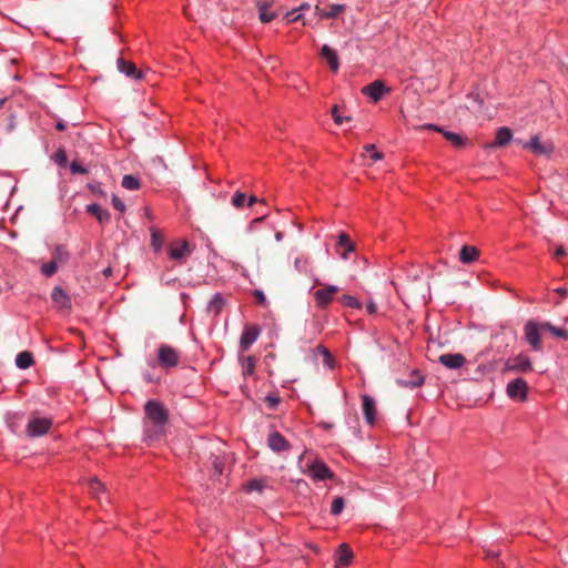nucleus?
Returning <instances> with one entry per match:
<instances>
[{
  "label": "nucleus",
  "mask_w": 568,
  "mask_h": 568,
  "mask_svg": "<svg viewBox=\"0 0 568 568\" xmlns=\"http://www.w3.org/2000/svg\"><path fill=\"white\" fill-rule=\"evenodd\" d=\"M144 410L146 418L155 427L154 433L149 429L145 430V436L151 439L162 432L168 420V413L164 406L158 400H149L145 404Z\"/></svg>",
  "instance_id": "obj_1"
},
{
  "label": "nucleus",
  "mask_w": 568,
  "mask_h": 568,
  "mask_svg": "<svg viewBox=\"0 0 568 568\" xmlns=\"http://www.w3.org/2000/svg\"><path fill=\"white\" fill-rule=\"evenodd\" d=\"M300 466L302 471L307 474L314 480H325L333 477V473L320 459L304 460L303 456H301Z\"/></svg>",
  "instance_id": "obj_2"
},
{
  "label": "nucleus",
  "mask_w": 568,
  "mask_h": 568,
  "mask_svg": "<svg viewBox=\"0 0 568 568\" xmlns=\"http://www.w3.org/2000/svg\"><path fill=\"white\" fill-rule=\"evenodd\" d=\"M532 371V363L527 355L518 354L507 358L503 366V374H525Z\"/></svg>",
  "instance_id": "obj_3"
},
{
  "label": "nucleus",
  "mask_w": 568,
  "mask_h": 568,
  "mask_svg": "<svg viewBox=\"0 0 568 568\" xmlns=\"http://www.w3.org/2000/svg\"><path fill=\"white\" fill-rule=\"evenodd\" d=\"M541 331H545L542 323L534 320L527 321L524 326L525 338L535 352L541 351Z\"/></svg>",
  "instance_id": "obj_4"
},
{
  "label": "nucleus",
  "mask_w": 568,
  "mask_h": 568,
  "mask_svg": "<svg viewBox=\"0 0 568 568\" xmlns=\"http://www.w3.org/2000/svg\"><path fill=\"white\" fill-rule=\"evenodd\" d=\"M506 395L514 402H525L528 395L527 382L523 377L510 379L506 385Z\"/></svg>",
  "instance_id": "obj_5"
},
{
  "label": "nucleus",
  "mask_w": 568,
  "mask_h": 568,
  "mask_svg": "<svg viewBox=\"0 0 568 568\" xmlns=\"http://www.w3.org/2000/svg\"><path fill=\"white\" fill-rule=\"evenodd\" d=\"M52 426V420L48 417H42L33 414L27 425V433L31 437H39L49 432Z\"/></svg>",
  "instance_id": "obj_6"
},
{
  "label": "nucleus",
  "mask_w": 568,
  "mask_h": 568,
  "mask_svg": "<svg viewBox=\"0 0 568 568\" xmlns=\"http://www.w3.org/2000/svg\"><path fill=\"white\" fill-rule=\"evenodd\" d=\"M524 149H528L535 155L549 156L554 151V144L550 141L541 142L539 135H534L529 142L523 143Z\"/></svg>",
  "instance_id": "obj_7"
},
{
  "label": "nucleus",
  "mask_w": 568,
  "mask_h": 568,
  "mask_svg": "<svg viewBox=\"0 0 568 568\" xmlns=\"http://www.w3.org/2000/svg\"><path fill=\"white\" fill-rule=\"evenodd\" d=\"M390 92V88L386 87L381 80H375L362 89V93L368 97L373 102L379 101L384 94Z\"/></svg>",
  "instance_id": "obj_8"
},
{
  "label": "nucleus",
  "mask_w": 568,
  "mask_h": 568,
  "mask_svg": "<svg viewBox=\"0 0 568 568\" xmlns=\"http://www.w3.org/2000/svg\"><path fill=\"white\" fill-rule=\"evenodd\" d=\"M159 364L162 367H174L179 363V353L169 345H161L159 348Z\"/></svg>",
  "instance_id": "obj_9"
},
{
  "label": "nucleus",
  "mask_w": 568,
  "mask_h": 568,
  "mask_svg": "<svg viewBox=\"0 0 568 568\" xmlns=\"http://www.w3.org/2000/svg\"><path fill=\"white\" fill-rule=\"evenodd\" d=\"M267 446L275 453H282L290 449V443L278 432H272L267 437Z\"/></svg>",
  "instance_id": "obj_10"
},
{
  "label": "nucleus",
  "mask_w": 568,
  "mask_h": 568,
  "mask_svg": "<svg viewBox=\"0 0 568 568\" xmlns=\"http://www.w3.org/2000/svg\"><path fill=\"white\" fill-rule=\"evenodd\" d=\"M260 329L256 326H245L240 338V347L247 351L258 338Z\"/></svg>",
  "instance_id": "obj_11"
},
{
  "label": "nucleus",
  "mask_w": 568,
  "mask_h": 568,
  "mask_svg": "<svg viewBox=\"0 0 568 568\" xmlns=\"http://www.w3.org/2000/svg\"><path fill=\"white\" fill-rule=\"evenodd\" d=\"M438 362L449 369H457L466 363V358L463 354L459 353H447L440 355Z\"/></svg>",
  "instance_id": "obj_12"
},
{
  "label": "nucleus",
  "mask_w": 568,
  "mask_h": 568,
  "mask_svg": "<svg viewBox=\"0 0 568 568\" xmlns=\"http://www.w3.org/2000/svg\"><path fill=\"white\" fill-rule=\"evenodd\" d=\"M338 292V287L336 285H327L326 287L318 290L314 293V297L316 301L317 306L325 307L328 305L334 294Z\"/></svg>",
  "instance_id": "obj_13"
},
{
  "label": "nucleus",
  "mask_w": 568,
  "mask_h": 568,
  "mask_svg": "<svg viewBox=\"0 0 568 568\" xmlns=\"http://www.w3.org/2000/svg\"><path fill=\"white\" fill-rule=\"evenodd\" d=\"M51 298L58 310L68 311L71 308L70 296L60 286L52 290Z\"/></svg>",
  "instance_id": "obj_14"
},
{
  "label": "nucleus",
  "mask_w": 568,
  "mask_h": 568,
  "mask_svg": "<svg viewBox=\"0 0 568 568\" xmlns=\"http://www.w3.org/2000/svg\"><path fill=\"white\" fill-rule=\"evenodd\" d=\"M192 253L187 241L183 240L179 245H172L169 250L170 257L175 261H184Z\"/></svg>",
  "instance_id": "obj_15"
},
{
  "label": "nucleus",
  "mask_w": 568,
  "mask_h": 568,
  "mask_svg": "<svg viewBox=\"0 0 568 568\" xmlns=\"http://www.w3.org/2000/svg\"><path fill=\"white\" fill-rule=\"evenodd\" d=\"M362 398H363V414H364L365 420L367 424L374 425L375 419H376L375 400L368 395H363Z\"/></svg>",
  "instance_id": "obj_16"
},
{
  "label": "nucleus",
  "mask_w": 568,
  "mask_h": 568,
  "mask_svg": "<svg viewBox=\"0 0 568 568\" xmlns=\"http://www.w3.org/2000/svg\"><path fill=\"white\" fill-rule=\"evenodd\" d=\"M17 187L16 179L9 173H0V194L11 195Z\"/></svg>",
  "instance_id": "obj_17"
},
{
  "label": "nucleus",
  "mask_w": 568,
  "mask_h": 568,
  "mask_svg": "<svg viewBox=\"0 0 568 568\" xmlns=\"http://www.w3.org/2000/svg\"><path fill=\"white\" fill-rule=\"evenodd\" d=\"M322 57L328 62L329 68L333 71H337L339 68L337 53L327 44H324L321 49Z\"/></svg>",
  "instance_id": "obj_18"
},
{
  "label": "nucleus",
  "mask_w": 568,
  "mask_h": 568,
  "mask_svg": "<svg viewBox=\"0 0 568 568\" xmlns=\"http://www.w3.org/2000/svg\"><path fill=\"white\" fill-rule=\"evenodd\" d=\"M118 69L120 72L124 73L128 77L134 78V79H141L142 72L138 71L135 65L131 62H128L123 60L122 58L118 59Z\"/></svg>",
  "instance_id": "obj_19"
},
{
  "label": "nucleus",
  "mask_w": 568,
  "mask_h": 568,
  "mask_svg": "<svg viewBox=\"0 0 568 568\" xmlns=\"http://www.w3.org/2000/svg\"><path fill=\"white\" fill-rule=\"evenodd\" d=\"M353 559V551L347 544H341L336 552V565H349Z\"/></svg>",
  "instance_id": "obj_20"
},
{
  "label": "nucleus",
  "mask_w": 568,
  "mask_h": 568,
  "mask_svg": "<svg viewBox=\"0 0 568 568\" xmlns=\"http://www.w3.org/2000/svg\"><path fill=\"white\" fill-rule=\"evenodd\" d=\"M345 10L344 4H333L329 10H323L318 6L315 8L316 14L321 19H333L336 18L341 12Z\"/></svg>",
  "instance_id": "obj_21"
},
{
  "label": "nucleus",
  "mask_w": 568,
  "mask_h": 568,
  "mask_svg": "<svg viewBox=\"0 0 568 568\" xmlns=\"http://www.w3.org/2000/svg\"><path fill=\"white\" fill-rule=\"evenodd\" d=\"M424 383V376L418 371H413L407 379H398L397 384L404 387L415 388Z\"/></svg>",
  "instance_id": "obj_22"
},
{
  "label": "nucleus",
  "mask_w": 568,
  "mask_h": 568,
  "mask_svg": "<svg viewBox=\"0 0 568 568\" xmlns=\"http://www.w3.org/2000/svg\"><path fill=\"white\" fill-rule=\"evenodd\" d=\"M478 257V251L474 246L464 245L459 252V260L464 264H470Z\"/></svg>",
  "instance_id": "obj_23"
},
{
  "label": "nucleus",
  "mask_w": 568,
  "mask_h": 568,
  "mask_svg": "<svg viewBox=\"0 0 568 568\" xmlns=\"http://www.w3.org/2000/svg\"><path fill=\"white\" fill-rule=\"evenodd\" d=\"M87 212L94 215L100 223L110 220V213L103 210L99 204H89L87 206Z\"/></svg>",
  "instance_id": "obj_24"
},
{
  "label": "nucleus",
  "mask_w": 568,
  "mask_h": 568,
  "mask_svg": "<svg viewBox=\"0 0 568 568\" xmlns=\"http://www.w3.org/2000/svg\"><path fill=\"white\" fill-rule=\"evenodd\" d=\"M224 306V300L221 294H215L207 304V312L214 316L219 315Z\"/></svg>",
  "instance_id": "obj_25"
},
{
  "label": "nucleus",
  "mask_w": 568,
  "mask_h": 568,
  "mask_svg": "<svg viewBox=\"0 0 568 568\" xmlns=\"http://www.w3.org/2000/svg\"><path fill=\"white\" fill-rule=\"evenodd\" d=\"M33 364V357L30 352H20L16 357V365L21 369H27Z\"/></svg>",
  "instance_id": "obj_26"
},
{
  "label": "nucleus",
  "mask_w": 568,
  "mask_h": 568,
  "mask_svg": "<svg viewBox=\"0 0 568 568\" xmlns=\"http://www.w3.org/2000/svg\"><path fill=\"white\" fill-rule=\"evenodd\" d=\"M266 487V483L264 479L253 478L245 485V489L247 491H258L262 493Z\"/></svg>",
  "instance_id": "obj_27"
},
{
  "label": "nucleus",
  "mask_w": 568,
  "mask_h": 568,
  "mask_svg": "<svg viewBox=\"0 0 568 568\" xmlns=\"http://www.w3.org/2000/svg\"><path fill=\"white\" fill-rule=\"evenodd\" d=\"M294 267L298 273L311 274L310 261L305 257H296Z\"/></svg>",
  "instance_id": "obj_28"
},
{
  "label": "nucleus",
  "mask_w": 568,
  "mask_h": 568,
  "mask_svg": "<svg viewBox=\"0 0 568 568\" xmlns=\"http://www.w3.org/2000/svg\"><path fill=\"white\" fill-rule=\"evenodd\" d=\"M122 186L126 190L133 191L140 187V181L130 174H126L122 179Z\"/></svg>",
  "instance_id": "obj_29"
},
{
  "label": "nucleus",
  "mask_w": 568,
  "mask_h": 568,
  "mask_svg": "<svg viewBox=\"0 0 568 568\" xmlns=\"http://www.w3.org/2000/svg\"><path fill=\"white\" fill-rule=\"evenodd\" d=\"M69 258V253L62 247L57 246L53 251V262H57L58 265L64 264Z\"/></svg>",
  "instance_id": "obj_30"
},
{
  "label": "nucleus",
  "mask_w": 568,
  "mask_h": 568,
  "mask_svg": "<svg viewBox=\"0 0 568 568\" xmlns=\"http://www.w3.org/2000/svg\"><path fill=\"white\" fill-rule=\"evenodd\" d=\"M445 138L455 146L460 148L465 144L466 138L455 132H444Z\"/></svg>",
  "instance_id": "obj_31"
},
{
  "label": "nucleus",
  "mask_w": 568,
  "mask_h": 568,
  "mask_svg": "<svg viewBox=\"0 0 568 568\" xmlns=\"http://www.w3.org/2000/svg\"><path fill=\"white\" fill-rule=\"evenodd\" d=\"M255 359L252 356H247L242 359V371L244 376H250L254 373Z\"/></svg>",
  "instance_id": "obj_32"
},
{
  "label": "nucleus",
  "mask_w": 568,
  "mask_h": 568,
  "mask_svg": "<svg viewBox=\"0 0 568 568\" xmlns=\"http://www.w3.org/2000/svg\"><path fill=\"white\" fill-rule=\"evenodd\" d=\"M542 326H544L545 331H549L550 333H552L554 335H556L558 337H561L565 339L568 338V331H566L564 328L556 327V326L551 325L549 322H544Z\"/></svg>",
  "instance_id": "obj_33"
},
{
  "label": "nucleus",
  "mask_w": 568,
  "mask_h": 568,
  "mask_svg": "<svg viewBox=\"0 0 568 568\" xmlns=\"http://www.w3.org/2000/svg\"><path fill=\"white\" fill-rule=\"evenodd\" d=\"M316 353L320 354L322 357H323V362L324 364L328 367V368H333L334 366V361L331 356V353L328 352V349L322 345H318L316 347Z\"/></svg>",
  "instance_id": "obj_34"
},
{
  "label": "nucleus",
  "mask_w": 568,
  "mask_h": 568,
  "mask_svg": "<svg viewBox=\"0 0 568 568\" xmlns=\"http://www.w3.org/2000/svg\"><path fill=\"white\" fill-rule=\"evenodd\" d=\"M513 138V132L509 128H499V148L506 145L510 142Z\"/></svg>",
  "instance_id": "obj_35"
},
{
  "label": "nucleus",
  "mask_w": 568,
  "mask_h": 568,
  "mask_svg": "<svg viewBox=\"0 0 568 568\" xmlns=\"http://www.w3.org/2000/svg\"><path fill=\"white\" fill-rule=\"evenodd\" d=\"M58 264L57 262H53V261H50L48 263H43L42 266H41V273L45 276V277H51L58 270Z\"/></svg>",
  "instance_id": "obj_36"
},
{
  "label": "nucleus",
  "mask_w": 568,
  "mask_h": 568,
  "mask_svg": "<svg viewBox=\"0 0 568 568\" xmlns=\"http://www.w3.org/2000/svg\"><path fill=\"white\" fill-rule=\"evenodd\" d=\"M88 485L91 494H93L94 496H99V494L104 490L103 484L97 478H91Z\"/></svg>",
  "instance_id": "obj_37"
},
{
  "label": "nucleus",
  "mask_w": 568,
  "mask_h": 568,
  "mask_svg": "<svg viewBox=\"0 0 568 568\" xmlns=\"http://www.w3.org/2000/svg\"><path fill=\"white\" fill-rule=\"evenodd\" d=\"M337 245L339 247H345L347 252H353L355 250L349 237L345 233H341L338 235Z\"/></svg>",
  "instance_id": "obj_38"
},
{
  "label": "nucleus",
  "mask_w": 568,
  "mask_h": 568,
  "mask_svg": "<svg viewBox=\"0 0 568 568\" xmlns=\"http://www.w3.org/2000/svg\"><path fill=\"white\" fill-rule=\"evenodd\" d=\"M245 201H246L245 193L240 192V191L235 192L231 200L232 205L236 209H242L245 204Z\"/></svg>",
  "instance_id": "obj_39"
},
{
  "label": "nucleus",
  "mask_w": 568,
  "mask_h": 568,
  "mask_svg": "<svg viewBox=\"0 0 568 568\" xmlns=\"http://www.w3.org/2000/svg\"><path fill=\"white\" fill-rule=\"evenodd\" d=\"M345 503L344 499L339 496L335 497L332 503L331 513L334 516L339 515L344 509Z\"/></svg>",
  "instance_id": "obj_40"
},
{
  "label": "nucleus",
  "mask_w": 568,
  "mask_h": 568,
  "mask_svg": "<svg viewBox=\"0 0 568 568\" xmlns=\"http://www.w3.org/2000/svg\"><path fill=\"white\" fill-rule=\"evenodd\" d=\"M212 466L214 469V476H220L223 473L224 460L220 456H212Z\"/></svg>",
  "instance_id": "obj_41"
},
{
  "label": "nucleus",
  "mask_w": 568,
  "mask_h": 568,
  "mask_svg": "<svg viewBox=\"0 0 568 568\" xmlns=\"http://www.w3.org/2000/svg\"><path fill=\"white\" fill-rule=\"evenodd\" d=\"M258 13H260L258 14L260 16V20L263 23H268V22H271L272 20H274L277 17V14L275 12H270L265 8L258 9Z\"/></svg>",
  "instance_id": "obj_42"
},
{
  "label": "nucleus",
  "mask_w": 568,
  "mask_h": 568,
  "mask_svg": "<svg viewBox=\"0 0 568 568\" xmlns=\"http://www.w3.org/2000/svg\"><path fill=\"white\" fill-rule=\"evenodd\" d=\"M365 152L371 153V158L373 161H381L383 159V153L378 152L374 144H367L364 146Z\"/></svg>",
  "instance_id": "obj_43"
},
{
  "label": "nucleus",
  "mask_w": 568,
  "mask_h": 568,
  "mask_svg": "<svg viewBox=\"0 0 568 568\" xmlns=\"http://www.w3.org/2000/svg\"><path fill=\"white\" fill-rule=\"evenodd\" d=\"M151 242L155 251H160L162 247V240L156 230H151Z\"/></svg>",
  "instance_id": "obj_44"
},
{
  "label": "nucleus",
  "mask_w": 568,
  "mask_h": 568,
  "mask_svg": "<svg viewBox=\"0 0 568 568\" xmlns=\"http://www.w3.org/2000/svg\"><path fill=\"white\" fill-rule=\"evenodd\" d=\"M343 304L352 308H361V303L352 295H344L342 297Z\"/></svg>",
  "instance_id": "obj_45"
},
{
  "label": "nucleus",
  "mask_w": 568,
  "mask_h": 568,
  "mask_svg": "<svg viewBox=\"0 0 568 568\" xmlns=\"http://www.w3.org/2000/svg\"><path fill=\"white\" fill-rule=\"evenodd\" d=\"M331 113H332V116H333V119H334V122H335L337 125L343 124V123H344V121H349V120H351V118H349V116H345V118H344V116L339 115L337 105H334V106H333V109H332Z\"/></svg>",
  "instance_id": "obj_46"
},
{
  "label": "nucleus",
  "mask_w": 568,
  "mask_h": 568,
  "mask_svg": "<svg viewBox=\"0 0 568 568\" xmlns=\"http://www.w3.org/2000/svg\"><path fill=\"white\" fill-rule=\"evenodd\" d=\"M284 19L286 20L287 23H293L295 21H298L302 19V14L300 12H297L296 8L288 11L285 16H284Z\"/></svg>",
  "instance_id": "obj_47"
},
{
  "label": "nucleus",
  "mask_w": 568,
  "mask_h": 568,
  "mask_svg": "<svg viewBox=\"0 0 568 568\" xmlns=\"http://www.w3.org/2000/svg\"><path fill=\"white\" fill-rule=\"evenodd\" d=\"M70 170L72 173L85 174L88 171L84 166H82L79 162L73 161L70 164Z\"/></svg>",
  "instance_id": "obj_48"
},
{
  "label": "nucleus",
  "mask_w": 568,
  "mask_h": 568,
  "mask_svg": "<svg viewBox=\"0 0 568 568\" xmlns=\"http://www.w3.org/2000/svg\"><path fill=\"white\" fill-rule=\"evenodd\" d=\"M265 219V215L256 217L250 222V224L246 227L247 233H253L256 230V226L260 222H262Z\"/></svg>",
  "instance_id": "obj_49"
},
{
  "label": "nucleus",
  "mask_w": 568,
  "mask_h": 568,
  "mask_svg": "<svg viewBox=\"0 0 568 568\" xmlns=\"http://www.w3.org/2000/svg\"><path fill=\"white\" fill-rule=\"evenodd\" d=\"M112 204H113L114 209L118 210L119 212L125 211V205H124L123 201L120 200L116 195H112Z\"/></svg>",
  "instance_id": "obj_50"
},
{
  "label": "nucleus",
  "mask_w": 568,
  "mask_h": 568,
  "mask_svg": "<svg viewBox=\"0 0 568 568\" xmlns=\"http://www.w3.org/2000/svg\"><path fill=\"white\" fill-rule=\"evenodd\" d=\"M265 402L271 409H275L280 403V398L273 395H268L265 397Z\"/></svg>",
  "instance_id": "obj_51"
},
{
  "label": "nucleus",
  "mask_w": 568,
  "mask_h": 568,
  "mask_svg": "<svg viewBox=\"0 0 568 568\" xmlns=\"http://www.w3.org/2000/svg\"><path fill=\"white\" fill-rule=\"evenodd\" d=\"M477 98L478 94L476 95V98H470L471 102L467 105L468 109L473 111H479L481 109V101H478Z\"/></svg>",
  "instance_id": "obj_52"
},
{
  "label": "nucleus",
  "mask_w": 568,
  "mask_h": 568,
  "mask_svg": "<svg viewBox=\"0 0 568 568\" xmlns=\"http://www.w3.org/2000/svg\"><path fill=\"white\" fill-rule=\"evenodd\" d=\"M255 297L257 298V301L260 303H264L266 301V297L264 295V293L260 290H256L255 293H254Z\"/></svg>",
  "instance_id": "obj_53"
},
{
  "label": "nucleus",
  "mask_w": 568,
  "mask_h": 568,
  "mask_svg": "<svg viewBox=\"0 0 568 568\" xmlns=\"http://www.w3.org/2000/svg\"><path fill=\"white\" fill-rule=\"evenodd\" d=\"M256 6H257V9L265 8L266 10H268L271 8V6H272V2H270V1H257Z\"/></svg>",
  "instance_id": "obj_54"
},
{
  "label": "nucleus",
  "mask_w": 568,
  "mask_h": 568,
  "mask_svg": "<svg viewBox=\"0 0 568 568\" xmlns=\"http://www.w3.org/2000/svg\"><path fill=\"white\" fill-rule=\"evenodd\" d=\"M55 161L60 164L65 162V155L62 151L58 152L55 155Z\"/></svg>",
  "instance_id": "obj_55"
},
{
  "label": "nucleus",
  "mask_w": 568,
  "mask_h": 568,
  "mask_svg": "<svg viewBox=\"0 0 568 568\" xmlns=\"http://www.w3.org/2000/svg\"><path fill=\"white\" fill-rule=\"evenodd\" d=\"M565 254H566V252H565V248L562 246L557 247L556 251H555V257H557V258L560 257V256H564Z\"/></svg>",
  "instance_id": "obj_56"
},
{
  "label": "nucleus",
  "mask_w": 568,
  "mask_h": 568,
  "mask_svg": "<svg viewBox=\"0 0 568 568\" xmlns=\"http://www.w3.org/2000/svg\"><path fill=\"white\" fill-rule=\"evenodd\" d=\"M376 310H377L376 304L374 302H369L368 305H367V311L371 314H374L376 312Z\"/></svg>",
  "instance_id": "obj_57"
},
{
  "label": "nucleus",
  "mask_w": 568,
  "mask_h": 568,
  "mask_svg": "<svg viewBox=\"0 0 568 568\" xmlns=\"http://www.w3.org/2000/svg\"><path fill=\"white\" fill-rule=\"evenodd\" d=\"M311 8L310 3L305 2L301 4L298 8H296L297 12L308 10Z\"/></svg>",
  "instance_id": "obj_58"
},
{
  "label": "nucleus",
  "mask_w": 568,
  "mask_h": 568,
  "mask_svg": "<svg viewBox=\"0 0 568 568\" xmlns=\"http://www.w3.org/2000/svg\"><path fill=\"white\" fill-rule=\"evenodd\" d=\"M257 202V197L254 196V195H251L248 199H247V206H252L254 203Z\"/></svg>",
  "instance_id": "obj_59"
},
{
  "label": "nucleus",
  "mask_w": 568,
  "mask_h": 568,
  "mask_svg": "<svg viewBox=\"0 0 568 568\" xmlns=\"http://www.w3.org/2000/svg\"><path fill=\"white\" fill-rule=\"evenodd\" d=\"M55 128H57L59 131H63V130L67 128V125H65V123H64L63 121H59V122L57 123Z\"/></svg>",
  "instance_id": "obj_60"
},
{
  "label": "nucleus",
  "mask_w": 568,
  "mask_h": 568,
  "mask_svg": "<svg viewBox=\"0 0 568 568\" xmlns=\"http://www.w3.org/2000/svg\"><path fill=\"white\" fill-rule=\"evenodd\" d=\"M283 237H284L283 232H280V231H278V232H276V233H275V240H276L277 242H281V241L283 240Z\"/></svg>",
  "instance_id": "obj_61"
},
{
  "label": "nucleus",
  "mask_w": 568,
  "mask_h": 568,
  "mask_svg": "<svg viewBox=\"0 0 568 568\" xmlns=\"http://www.w3.org/2000/svg\"><path fill=\"white\" fill-rule=\"evenodd\" d=\"M556 292L564 297L567 295V290L562 287L557 288Z\"/></svg>",
  "instance_id": "obj_62"
},
{
  "label": "nucleus",
  "mask_w": 568,
  "mask_h": 568,
  "mask_svg": "<svg viewBox=\"0 0 568 568\" xmlns=\"http://www.w3.org/2000/svg\"><path fill=\"white\" fill-rule=\"evenodd\" d=\"M478 358L485 359L486 358V353L485 352L479 353L478 354Z\"/></svg>",
  "instance_id": "obj_63"
},
{
  "label": "nucleus",
  "mask_w": 568,
  "mask_h": 568,
  "mask_svg": "<svg viewBox=\"0 0 568 568\" xmlns=\"http://www.w3.org/2000/svg\"><path fill=\"white\" fill-rule=\"evenodd\" d=\"M103 273H104L105 276H109L111 274V268L104 270Z\"/></svg>",
  "instance_id": "obj_64"
}]
</instances>
